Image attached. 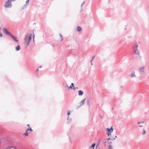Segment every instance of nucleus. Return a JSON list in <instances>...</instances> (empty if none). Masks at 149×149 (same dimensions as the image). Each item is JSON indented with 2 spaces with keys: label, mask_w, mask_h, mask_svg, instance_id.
I'll return each mask as SVG.
<instances>
[{
  "label": "nucleus",
  "mask_w": 149,
  "mask_h": 149,
  "mask_svg": "<svg viewBox=\"0 0 149 149\" xmlns=\"http://www.w3.org/2000/svg\"><path fill=\"white\" fill-rule=\"evenodd\" d=\"M128 38H131V37H128Z\"/></svg>",
  "instance_id": "40"
},
{
  "label": "nucleus",
  "mask_w": 149,
  "mask_h": 149,
  "mask_svg": "<svg viewBox=\"0 0 149 149\" xmlns=\"http://www.w3.org/2000/svg\"><path fill=\"white\" fill-rule=\"evenodd\" d=\"M113 130L112 127H111L110 128H107L106 129V130L107 131V134L108 136H109L111 135V133L113 132Z\"/></svg>",
  "instance_id": "2"
},
{
  "label": "nucleus",
  "mask_w": 149,
  "mask_h": 149,
  "mask_svg": "<svg viewBox=\"0 0 149 149\" xmlns=\"http://www.w3.org/2000/svg\"><path fill=\"white\" fill-rule=\"evenodd\" d=\"M38 70V68L37 70H36V71H37Z\"/></svg>",
  "instance_id": "37"
},
{
  "label": "nucleus",
  "mask_w": 149,
  "mask_h": 149,
  "mask_svg": "<svg viewBox=\"0 0 149 149\" xmlns=\"http://www.w3.org/2000/svg\"><path fill=\"white\" fill-rule=\"evenodd\" d=\"M113 108H112V110H113Z\"/></svg>",
  "instance_id": "41"
},
{
  "label": "nucleus",
  "mask_w": 149,
  "mask_h": 149,
  "mask_svg": "<svg viewBox=\"0 0 149 149\" xmlns=\"http://www.w3.org/2000/svg\"><path fill=\"white\" fill-rule=\"evenodd\" d=\"M9 0H7L5 2V7L6 8H11L12 6V5L11 3V1Z\"/></svg>",
  "instance_id": "3"
},
{
  "label": "nucleus",
  "mask_w": 149,
  "mask_h": 149,
  "mask_svg": "<svg viewBox=\"0 0 149 149\" xmlns=\"http://www.w3.org/2000/svg\"><path fill=\"white\" fill-rule=\"evenodd\" d=\"M20 46L19 45H18L16 47H15V50L16 51H18L20 50Z\"/></svg>",
  "instance_id": "15"
},
{
  "label": "nucleus",
  "mask_w": 149,
  "mask_h": 149,
  "mask_svg": "<svg viewBox=\"0 0 149 149\" xmlns=\"http://www.w3.org/2000/svg\"><path fill=\"white\" fill-rule=\"evenodd\" d=\"M67 120L68 123H70V122H71L72 119H71V118H69V116H68V117H67Z\"/></svg>",
  "instance_id": "16"
},
{
  "label": "nucleus",
  "mask_w": 149,
  "mask_h": 149,
  "mask_svg": "<svg viewBox=\"0 0 149 149\" xmlns=\"http://www.w3.org/2000/svg\"><path fill=\"white\" fill-rule=\"evenodd\" d=\"M82 30V28L81 27H80L79 26H78L77 27V31H80Z\"/></svg>",
  "instance_id": "17"
},
{
  "label": "nucleus",
  "mask_w": 149,
  "mask_h": 149,
  "mask_svg": "<svg viewBox=\"0 0 149 149\" xmlns=\"http://www.w3.org/2000/svg\"><path fill=\"white\" fill-rule=\"evenodd\" d=\"M27 125V126H29H29H30V125H29V124H28V125Z\"/></svg>",
  "instance_id": "38"
},
{
  "label": "nucleus",
  "mask_w": 149,
  "mask_h": 149,
  "mask_svg": "<svg viewBox=\"0 0 149 149\" xmlns=\"http://www.w3.org/2000/svg\"><path fill=\"white\" fill-rule=\"evenodd\" d=\"M84 3H85V2L83 1V3H82L81 5V8L82 7L83 5L84 4Z\"/></svg>",
  "instance_id": "28"
},
{
  "label": "nucleus",
  "mask_w": 149,
  "mask_h": 149,
  "mask_svg": "<svg viewBox=\"0 0 149 149\" xmlns=\"http://www.w3.org/2000/svg\"><path fill=\"white\" fill-rule=\"evenodd\" d=\"M95 57V55L93 56L92 57V59L91 61V62L94 59Z\"/></svg>",
  "instance_id": "26"
},
{
  "label": "nucleus",
  "mask_w": 149,
  "mask_h": 149,
  "mask_svg": "<svg viewBox=\"0 0 149 149\" xmlns=\"http://www.w3.org/2000/svg\"><path fill=\"white\" fill-rule=\"evenodd\" d=\"M86 100V98L83 99L81 101L79 102L80 106L79 107L81 106L84 104V102Z\"/></svg>",
  "instance_id": "8"
},
{
  "label": "nucleus",
  "mask_w": 149,
  "mask_h": 149,
  "mask_svg": "<svg viewBox=\"0 0 149 149\" xmlns=\"http://www.w3.org/2000/svg\"><path fill=\"white\" fill-rule=\"evenodd\" d=\"M26 132L23 135H25L26 136H28V133L27 131L26 130Z\"/></svg>",
  "instance_id": "23"
},
{
  "label": "nucleus",
  "mask_w": 149,
  "mask_h": 149,
  "mask_svg": "<svg viewBox=\"0 0 149 149\" xmlns=\"http://www.w3.org/2000/svg\"><path fill=\"white\" fill-rule=\"evenodd\" d=\"M100 143V141L97 144V145L96 146V148H97V147L98 146V144H99Z\"/></svg>",
  "instance_id": "32"
},
{
  "label": "nucleus",
  "mask_w": 149,
  "mask_h": 149,
  "mask_svg": "<svg viewBox=\"0 0 149 149\" xmlns=\"http://www.w3.org/2000/svg\"><path fill=\"white\" fill-rule=\"evenodd\" d=\"M70 111H68L67 113V115L69 116L70 115Z\"/></svg>",
  "instance_id": "27"
},
{
  "label": "nucleus",
  "mask_w": 149,
  "mask_h": 149,
  "mask_svg": "<svg viewBox=\"0 0 149 149\" xmlns=\"http://www.w3.org/2000/svg\"><path fill=\"white\" fill-rule=\"evenodd\" d=\"M42 66H40L38 68H42Z\"/></svg>",
  "instance_id": "35"
},
{
  "label": "nucleus",
  "mask_w": 149,
  "mask_h": 149,
  "mask_svg": "<svg viewBox=\"0 0 149 149\" xmlns=\"http://www.w3.org/2000/svg\"><path fill=\"white\" fill-rule=\"evenodd\" d=\"M29 0H27V1H26V4L25 5V6H26L27 5V4L29 3Z\"/></svg>",
  "instance_id": "25"
},
{
  "label": "nucleus",
  "mask_w": 149,
  "mask_h": 149,
  "mask_svg": "<svg viewBox=\"0 0 149 149\" xmlns=\"http://www.w3.org/2000/svg\"><path fill=\"white\" fill-rule=\"evenodd\" d=\"M78 88L77 87H76V88H74V87L73 88V90H75L76 89H77Z\"/></svg>",
  "instance_id": "31"
},
{
  "label": "nucleus",
  "mask_w": 149,
  "mask_h": 149,
  "mask_svg": "<svg viewBox=\"0 0 149 149\" xmlns=\"http://www.w3.org/2000/svg\"><path fill=\"white\" fill-rule=\"evenodd\" d=\"M29 130H30L31 131V132H32L33 131V130L31 129V127H29L26 130V131H29Z\"/></svg>",
  "instance_id": "20"
},
{
  "label": "nucleus",
  "mask_w": 149,
  "mask_h": 149,
  "mask_svg": "<svg viewBox=\"0 0 149 149\" xmlns=\"http://www.w3.org/2000/svg\"><path fill=\"white\" fill-rule=\"evenodd\" d=\"M137 123L138 124H143L144 123V122L143 121H141L140 122L138 121Z\"/></svg>",
  "instance_id": "24"
},
{
  "label": "nucleus",
  "mask_w": 149,
  "mask_h": 149,
  "mask_svg": "<svg viewBox=\"0 0 149 149\" xmlns=\"http://www.w3.org/2000/svg\"><path fill=\"white\" fill-rule=\"evenodd\" d=\"M13 39V40L16 42H18V40H17L16 37L15 36H14L12 35L10 36Z\"/></svg>",
  "instance_id": "7"
},
{
  "label": "nucleus",
  "mask_w": 149,
  "mask_h": 149,
  "mask_svg": "<svg viewBox=\"0 0 149 149\" xmlns=\"http://www.w3.org/2000/svg\"><path fill=\"white\" fill-rule=\"evenodd\" d=\"M96 145V144L95 143L92 144L91 146L89 148H91L92 149H94V147Z\"/></svg>",
  "instance_id": "14"
},
{
  "label": "nucleus",
  "mask_w": 149,
  "mask_h": 149,
  "mask_svg": "<svg viewBox=\"0 0 149 149\" xmlns=\"http://www.w3.org/2000/svg\"><path fill=\"white\" fill-rule=\"evenodd\" d=\"M133 53L137 55H139L140 54V52L138 49L136 50H134Z\"/></svg>",
  "instance_id": "10"
},
{
  "label": "nucleus",
  "mask_w": 149,
  "mask_h": 149,
  "mask_svg": "<svg viewBox=\"0 0 149 149\" xmlns=\"http://www.w3.org/2000/svg\"><path fill=\"white\" fill-rule=\"evenodd\" d=\"M84 93V92H83V91L81 90H79V91H78V95L79 96H81L82 95H83V94Z\"/></svg>",
  "instance_id": "11"
},
{
  "label": "nucleus",
  "mask_w": 149,
  "mask_h": 149,
  "mask_svg": "<svg viewBox=\"0 0 149 149\" xmlns=\"http://www.w3.org/2000/svg\"><path fill=\"white\" fill-rule=\"evenodd\" d=\"M108 149H113L112 146L111 145H110L108 146Z\"/></svg>",
  "instance_id": "22"
},
{
  "label": "nucleus",
  "mask_w": 149,
  "mask_h": 149,
  "mask_svg": "<svg viewBox=\"0 0 149 149\" xmlns=\"http://www.w3.org/2000/svg\"><path fill=\"white\" fill-rule=\"evenodd\" d=\"M145 67L144 66H143L141 67L139 69V71L140 72L143 73L144 71V69L145 68Z\"/></svg>",
  "instance_id": "9"
},
{
  "label": "nucleus",
  "mask_w": 149,
  "mask_h": 149,
  "mask_svg": "<svg viewBox=\"0 0 149 149\" xmlns=\"http://www.w3.org/2000/svg\"><path fill=\"white\" fill-rule=\"evenodd\" d=\"M115 140V138L112 139V138H109L108 139H105L104 140H103L102 142V144H103L105 147L106 146V143L108 141H109L110 140H111V141H113V140Z\"/></svg>",
  "instance_id": "4"
},
{
  "label": "nucleus",
  "mask_w": 149,
  "mask_h": 149,
  "mask_svg": "<svg viewBox=\"0 0 149 149\" xmlns=\"http://www.w3.org/2000/svg\"><path fill=\"white\" fill-rule=\"evenodd\" d=\"M131 77L132 78L134 77H136L135 75V72L134 71H133L132 72L131 74L130 75Z\"/></svg>",
  "instance_id": "12"
},
{
  "label": "nucleus",
  "mask_w": 149,
  "mask_h": 149,
  "mask_svg": "<svg viewBox=\"0 0 149 149\" xmlns=\"http://www.w3.org/2000/svg\"><path fill=\"white\" fill-rule=\"evenodd\" d=\"M3 31L4 33L8 36H10L12 35V34L6 29H3Z\"/></svg>",
  "instance_id": "5"
},
{
  "label": "nucleus",
  "mask_w": 149,
  "mask_h": 149,
  "mask_svg": "<svg viewBox=\"0 0 149 149\" xmlns=\"http://www.w3.org/2000/svg\"><path fill=\"white\" fill-rule=\"evenodd\" d=\"M107 143L108 144H111L112 143V142L111 141H107Z\"/></svg>",
  "instance_id": "29"
},
{
  "label": "nucleus",
  "mask_w": 149,
  "mask_h": 149,
  "mask_svg": "<svg viewBox=\"0 0 149 149\" xmlns=\"http://www.w3.org/2000/svg\"><path fill=\"white\" fill-rule=\"evenodd\" d=\"M13 147L12 146H8L5 148V149H11V148H13ZM15 149H17L16 148H15Z\"/></svg>",
  "instance_id": "19"
},
{
  "label": "nucleus",
  "mask_w": 149,
  "mask_h": 149,
  "mask_svg": "<svg viewBox=\"0 0 149 149\" xmlns=\"http://www.w3.org/2000/svg\"><path fill=\"white\" fill-rule=\"evenodd\" d=\"M74 87V84L73 83H72L71 85H70L69 87H68V88L69 89H73Z\"/></svg>",
  "instance_id": "13"
},
{
  "label": "nucleus",
  "mask_w": 149,
  "mask_h": 149,
  "mask_svg": "<svg viewBox=\"0 0 149 149\" xmlns=\"http://www.w3.org/2000/svg\"><path fill=\"white\" fill-rule=\"evenodd\" d=\"M116 138H117V136H115V138H115V139Z\"/></svg>",
  "instance_id": "36"
},
{
  "label": "nucleus",
  "mask_w": 149,
  "mask_h": 149,
  "mask_svg": "<svg viewBox=\"0 0 149 149\" xmlns=\"http://www.w3.org/2000/svg\"><path fill=\"white\" fill-rule=\"evenodd\" d=\"M138 47L139 46L136 43L132 47L133 51L138 50Z\"/></svg>",
  "instance_id": "6"
},
{
  "label": "nucleus",
  "mask_w": 149,
  "mask_h": 149,
  "mask_svg": "<svg viewBox=\"0 0 149 149\" xmlns=\"http://www.w3.org/2000/svg\"><path fill=\"white\" fill-rule=\"evenodd\" d=\"M91 65H93V64H92V62H91Z\"/></svg>",
  "instance_id": "39"
},
{
  "label": "nucleus",
  "mask_w": 149,
  "mask_h": 149,
  "mask_svg": "<svg viewBox=\"0 0 149 149\" xmlns=\"http://www.w3.org/2000/svg\"><path fill=\"white\" fill-rule=\"evenodd\" d=\"M59 35H60V37H61V41H62L63 40V36H62V35L61 34H60Z\"/></svg>",
  "instance_id": "21"
},
{
  "label": "nucleus",
  "mask_w": 149,
  "mask_h": 149,
  "mask_svg": "<svg viewBox=\"0 0 149 149\" xmlns=\"http://www.w3.org/2000/svg\"><path fill=\"white\" fill-rule=\"evenodd\" d=\"M140 125H139V127H142V126H143V125H142V124H140Z\"/></svg>",
  "instance_id": "33"
},
{
  "label": "nucleus",
  "mask_w": 149,
  "mask_h": 149,
  "mask_svg": "<svg viewBox=\"0 0 149 149\" xmlns=\"http://www.w3.org/2000/svg\"><path fill=\"white\" fill-rule=\"evenodd\" d=\"M32 34L29 35V34H27L24 38V41L26 45V47H27L29 45V43L32 38Z\"/></svg>",
  "instance_id": "1"
},
{
  "label": "nucleus",
  "mask_w": 149,
  "mask_h": 149,
  "mask_svg": "<svg viewBox=\"0 0 149 149\" xmlns=\"http://www.w3.org/2000/svg\"><path fill=\"white\" fill-rule=\"evenodd\" d=\"M146 130H145V129H143V132L142 133V135H145L146 134Z\"/></svg>",
  "instance_id": "18"
},
{
  "label": "nucleus",
  "mask_w": 149,
  "mask_h": 149,
  "mask_svg": "<svg viewBox=\"0 0 149 149\" xmlns=\"http://www.w3.org/2000/svg\"><path fill=\"white\" fill-rule=\"evenodd\" d=\"M83 10L82 7L81 8V10H80V12H81L82 11H83Z\"/></svg>",
  "instance_id": "34"
},
{
  "label": "nucleus",
  "mask_w": 149,
  "mask_h": 149,
  "mask_svg": "<svg viewBox=\"0 0 149 149\" xmlns=\"http://www.w3.org/2000/svg\"><path fill=\"white\" fill-rule=\"evenodd\" d=\"M34 37H35V35H34V34H33V41H34Z\"/></svg>",
  "instance_id": "30"
}]
</instances>
